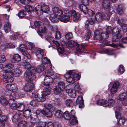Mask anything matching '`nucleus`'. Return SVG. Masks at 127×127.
<instances>
[{
  "instance_id": "nucleus-1",
  "label": "nucleus",
  "mask_w": 127,
  "mask_h": 127,
  "mask_svg": "<svg viewBox=\"0 0 127 127\" xmlns=\"http://www.w3.org/2000/svg\"><path fill=\"white\" fill-rule=\"evenodd\" d=\"M16 65L11 63H9L4 65V70L5 72L3 75L4 81L6 83H9L12 82L13 79L11 76L12 71H14Z\"/></svg>"
},
{
  "instance_id": "nucleus-2",
  "label": "nucleus",
  "mask_w": 127,
  "mask_h": 127,
  "mask_svg": "<svg viewBox=\"0 0 127 127\" xmlns=\"http://www.w3.org/2000/svg\"><path fill=\"white\" fill-rule=\"evenodd\" d=\"M64 77L67 82L72 83H74L75 80H78L80 78V75L76 74L74 71L71 70L67 72Z\"/></svg>"
},
{
  "instance_id": "nucleus-3",
  "label": "nucleus",
  "mask_w": 127,
  "mask_h": 127,
  "mask_svg": "<svg viewBox=\"0 0 127 127\" xmlns=\"http://www.w3.org/2000/svg\"><path fill=\"white\" fill-rule=\"evenodd\" d=\"M45 77L44 81V85L49 86L50 83L53 81V78H55L53 77L54 73L52 71L45 70L43 73Z\"/></svg>"
},
{
  "instance_id": "nucleus-4",
  "label": "nucleus",
  "mask_w": 127,
  "mask_h": 127,
  "mask_svg": "<svg viewBox=\"0 0 127 127\" xmlns=\"http://www.w3.org/2000/svg\"><path fill=\"white\" fill-rule=\"evenodd\" d=\"M35 73L32 69L27 70L24 74V77L26 82H33L36 78V76L34 75Z\"/></svg>"
},
{
  "instance_id": "nucleus-5",
  "label": "nucleus",
  "mask_w": 127,
  "mask_h": 127,
  "mask_svg": "<svg viewBox=\"0 0 127 127\" xmlns=\"http://www.w3.org/2000/svg\"><path fill=\"white\" fill-rule=\"evenodd\" d=\"M97 103L103 106H106L113 105L115 101L113 99H110L108 100L104 99H100L97 101Z\"/></svg>"
},
{
  "instance_id": "nucleus-6",
  "label": "nucleus",
  "mask_w": 127,
  "mask_h": 127,
  "mask_svg": "<svg viewBox=\"0 0 127 127\" xmlns=\"http://www.w3.org/2000/svg\"><path fill=\"white\" fill-rule=\"evenodd\" d=\"M34 24L35 26L41 32L44 33L46 32V29L45 26L44 25L43 23L40 21H36L34 22Z\"/></svg>"
},
{
  "instance_id": "nucleus-7",
  "label": "nucleus",
  "mask_w": 127,
  "mask_h": 127,
  "mask_svg": "<svg viewBox=\"0 0 127 127\" xmlns=\"http://www.w3.org/2000/svg\"><path fill=\"white\" fill-rule=\"evenodd\" d=\"M69 12L68 10H64V13L59 19L60 20L64 22H67L70 19Z\"/></svg>"
},
{
  "instance_id": "nucleus-8",
  "label": "nucleus",
  "mask_w": 127,
  "mask_h": 127,
  "mask_svg": "<svg viewBox=\"0 0 127 127\" xmlns=\"http://www.w3.org/2000/svg\"><path fill=\"white\" fill-rule=\"evenodd\" d=\"M25 46L23 44H21L19 47V50L22 53V54L24 55V58L25 59L26 58H30L31 56L29 53L26 51H25Z\"/></svg>"
},
{
  "instance_id": "nucleus-9",
  "label": "nucleus",
  "mask_w": 127,
  "mask_h": 127,
  "mask_svg": "<svg viewBox=\"0 0 127 127\" xmlns=\"http://www.w3.org/2000/svg\"><path fill=\"white\" fill-rule=\"evenodd\" d=\"M34 85L33 82H26L24 87V89L26 92H30L34 89Z\"/></svg>"
},
{
  "instance_id": "nucleus-10",
  "label": "nucleus",
  "mask_w": 127,
  "mask_h": 127,
  "mask_svg": "<svg viewBox=\"0 0 127 127\" xmlns=\"http://www.w3.org/2000/svg\"><path fill=\"white\" fill-rule=\"evenodd\" d=\"M102 6L104 8L108 9L110 12L111 11L112 9H113V8L111 6L109 0H103L102 2Z\"/></svg>"
},
{
  "instance_id": "nucleus-11",
  "label": "nucleus",
  "mask_w": 127,
  "mask_h": 127,
  "mask_svg": "<svg viewBox=\"0 0 127 127\" xmlns=\"http://www.w3.org/2000/svg\"><path fill=\"white\" fill-rule=\"evenodd\" d=\"M52 11L53 14L56 17H59V19L64 13V11L59 9L57 7L53 8Z\"/></svg>"
},
{
  "instance_id": "nucleus-12",
  "label": "nucleus",
  "mask_w": 127,
  "mask_h": 127,
  "mask_svg": "<svg viewBox=\"0 0 127 127\" xmlns=\"http://www.w3.org/2000/svg\"><path fill=\"white\" fill-rule=\"evenodd\" d=\"M52 111H48V112H46L44 110H42L41 111H39L40 113L39 115V116L40 117H43L44 115H45L47 117L51 118L52 116Z\"/></svg>"
},
{
  "instance_id": "nucleus-13",
  "label": "nucleus",
  "mask_w": 127,
  "mask_h": 127,
  "mask_svg": "<svg viewBox=\"0 0 127 127\" xmlns=\"http://www.w3.org/2000/svg\"><path fill=\"white\" fill-rule=\"evenodd\" d=\"M71 16L74 21H77L80 18V14L76 12L74 10H72L71 12Z\"/></svg>"
},
{
  "instance_id": "nucleus-14",
  "label": "nucleus",
  "mask_w": 127,
  "mask_h": 127,
  "mask_svg": "<svg viewBox=\"0 0 127 127\" xmlns=\"http://www.w3.org/2000/svg\"><path fill=\"white\" fill-rule=\"evenodd\" d=\"M111 30V27H108L106 29V32H103L101 33V39H106L108 37V32L110 33V30Z\"/></svg>"
},
{
  "instance_id": "nucleus-15",
  "label": "nucleus",
  "mask_w": 127,
  "mask_h": 127,
  "mask_svg": "<svg viewBox=\"0 0 127 127\" xmlns=\"http://www.w3.org/2000/svg\"><path fill=\"white\" fill-rule=\"evenodd\" d=\"M119 85V83L118 82H115L110 89L111 92L113 94L115 93L117 91Z\"/></svg>"
},
{
  "instance_id": "nucleus-16",
  "label": "nucleus",
  "mask_w": 127,
  "mask_h": 127,
  "mask_svg": "<svg viewBox=\"0 0 127 127\" xmlns=\"http://www.w3.org/2000/svg\"><path fill=\"white\" fill-rule=\"evenodd\" d=\"M121 30L118 27H114L112 30H110V33L112 34L113 35H121L120 34Z\"/></svg>"
},
{
  "instance_id": "nucleus-17",
  "label": "nucleus",
  "mask_w": 127,
  "mask_h": 127,
  "mask_svg": "<svg viewBox=\"0 0 127 127\" xmlns=\"http://www.w3.org/2000/svg\"><path fill=\"white\" fill-rule=\"evenodd\" d=\"M32 70L35 73L36 72L38 73L40 72L43 71L44 69V66L43 65L38 66L37 68L35 67H32Z\"/></svg>"
},
{
  "instance_id": "nucleus-18",
  "label": "nucleus",
  "mask_w": 127,
  "mask_h": 127,
  "mask_svg": "<svg viewBox=\"0 0 127 127\" xmlns=\"http://www.w3.org/2000/svg\"><path fill=\"white\" fill-rule=\"evenodd\" d=\"M14 70L12 71L11 74V76L12 77H13L12 76L14 75L16 77L19 76L22 73L20 69H17L16 66L15 68V69Z\"/></svg>"
},
{
  "instance_id": "nucleus-19",
  "label": "nucleus",
  "mask_w": 127,
  "mask_h": 127,
  "mask_svg": "<svg viewBox=\"0 0 127 127\" xmlns=\"http://www.w3.org/2000/svg\"><path fill=\"white\" fill-rule=\"evenodd\" d=\"M11 61L14 62L15 61H19L21 60V58L20 56L18 54H15L11 56Z\"/></svg>"
},
{
  "instance_id": "nucleus-20",
  "label": "nucleus",
  "mask_w": 127,
  "mask_h": 127,
  "mask_svg": "<svg viewBox=\"0 0 127 127\" xmlns=\"http://www.w3.org/2000/svg\"><path fill=\"white\" fill-rule=\"evenodd\" d=\"M85 4H81L79 6L80 11L85 14H86L88 9V7Z\"/></svg>"
},
{
  "instance_id": "nucleus-21",
  "label": "nucleus",
  "mask_w": 127,
  "mask_h": 127,
  "mask_svg": "<svg viewBox=\"0 0 127 127\" xmlns=\"http://www.w3.org/2000/svg\"><path fill=\"white\" fill-rule=\"evenodd\" d=\"M35 12L38 15H40L43 14V11L41 6L38 5L35 8Z\"/></svg>"
},
{
  "instance_id": "nucleus-22",
  "label": "nucleus",
  "mask_w": 127,
  "mask_h": 127,
  "mask_svg": "<svg viewBox=\"0 0 127 127\" xmlns=\"http://www.w3.org/2000/svg\"><path fill=\"white\" fill-rule=\"evenodd\" d=\"M45 108L50 111H54L55 108L53 106L50 104L46 103L44 105Z\"/></svg>"
},
{
  "instance_id": "nucleus-23",
  "label": "nucleus",
  "mask_w": 127,
  "mask_h": 127,
  "mask_svg": "<svg viewBox=\"0 0 127 127\" xmlns=\"http://www.w3.org/2000/svg\"><path fill=\"white\" fill-rule=\"evenodd\" d=\"M95 19L97 21H101L103 19V14L100 13H97L95 16Z\"/></svg>"
},
{
  "instance_id": "nucleus-24",
  "label": "nucleus",
  "mask_w": 127,
  "mask_h": 127,
  "mask_svg": "<svg viewBox=\"0 0 127 127\" xmlns=\"http://www.w3.org/2000/svg\"><path fill=\"white\" fill-rule=\"evenodd\" d=\"M11 26L10 24L8 22L5 23L4 26L5 31L6 33L9 32L11 30Z\"/></svg>"
},
{
  "instance_id": "nucleus-25",
  "label": "nucleus",
  "mask_w": 127,
  "mask_h": 127,
  "mask_svg": "<svg viewBox=\"0 0 127 127\" xmlns=\"http://www.w3.org/2000/svg\"><path fill=\"white\" fill-rule=\"evenodd\" d=\"M36 55L39 59L41 58L44 55V51L41 50H37L36 52Z\"/></svg>"
},
{
  "instance_id": "nucleus-26",
  "label": "nucleus",
  "mask_w": 127,
  "mask_h": 127,
  "mask_svg": "<svg viewBox=\"0 0 127 127\" xmlns=\"http://www.w3.org/2000/svg\"><path fill=\"white\" fill-rule=\"evenodd\" d=\"M58 87L62 91H64L65 88V84L63 82L60 81L58 83Z\"/></svg>"
},
{
  "instance_id": "nucleus-27",
  "label": "nucleus",
  "mask_w": 127,
  "mask_h": 127,
  "mask_svg": "<svg viewBox=\"0 0 127 127\" xmlns=\"http://www.w3.org/2000/svg\"><path fill=\"white\" fill-rule=\"evenodd\" d=\"M51 90V88L50 87L45 88L43 90L42 94L45 97L46 96L50 94Z\"/></svg>"
},
{
  "instance_id": "nucleus-28",
  "label": "nucleus",
  "mask_w": 127,
  "mask_h": 127,
  "mask_svg": "<svg viewBox=\"0 0 127 127\" xmlns=\"http://www.w3.org/2000/svg\"><path fill=\"white\" fill-rule=\"evenodd\" d=\"M95 34L94 35V39L95 40H96L99 39L101 40V33L99 31L97 30H95Z\"/></svg>"
},
{
  "instance_id": "nucleus-29",
  "label": "nucleus",
  "mask_w": 127,
  "mask_h": 127,
  "mask_svg": "<svg viewBox=\"0 0 127 127\" xmlns=\"http://www.w3.org/2000/svg\"><path fill=\"white\" fill-rule=\"evenodd\" d=\"M31 110L29 109L25 110L23 112L24 116L26 119L30 117Z\"/></svg>"
},
{
  "instance_id": "nucleus-30",
  "label": "nucleus",
  "mask_w": 127,
  "mask_h": 127,
  "mask_svg": "<svg viewBox=\"0 0 127 127\" xmlns=\"http://www.w3.org/2000/svg\"><path fill=\"white\" fill-rule=\"evenodd\" d=\"M113 9H112L110 12L109 10L105 14H103V18L105 20L107 21L109 20L110 19V15L111 14V12L113 11Z\"/></svg>"
},
{
  "instance_id": "nucleus-31",
  "label": "nucleus",
  "mask_w": 127,
  "mask_h": 127,
  "mask_svg": "<svg viewBox=\"0 0 127 127\" xmlns=\"http://www.w3.org/2000/svg\"><path fill=\"white\" fill-rule=\"evenodd\" d=\"M127 98V94L126 93H124L119 95L118 99L120 100H125Z\"/></svg>"
},
{
  "instance_id": "nucleus-32",
  "label": "nucleus",
  "mask_w": 127,
  "mask_h": 127,
  "mask_svg": "<svg viewBox=\"0 0 127 127\" xmlns=\"http://www.w3.org/2000/svg\"><path fill=\"white\" fill-rule=\"evenodd\" d=\"M95 21V19L94 18H92L90 19L89 20H87L85 22V26L87 28L89 26V24L91 25L94 24Z\"/></svg>"
},
{
  "instance_id": "nucleus-33",
  "label": "nucleus",
  "mask_w": 127,
  "mask_h": 127,
  "mask_svg": "<svg viewBox=\"0 0 127 127\" xmlns=\"http://www.w3.org/2000/svg\"><path fill=\"white\" fill-rule=\"evenodd\" d=\"M14 93L12 92H11V94H8V95H9L10 98V99H9V103L10 106L12 105L13 104L16 103L15 101L14 100V99H12V98H13V96L12 95Z\"/></svg>"
},
{
  "instance_id": "nucleus-34",
  "label": "nucleus",
  "mask_w": 127,
  "mask_h": 127,
  "mask_svg": "<svg viewBox=\"0 0 127 127\" xmlns=\"http://www.w3.org/2000/svg\"><path fill=\"white\" fill-rule=\"evenodd\" d=\"M112 38V41L113 42L118 41L122 37L121 35H113Z\"/></svg>"
},
{
  "instance_id": "nucleus-35",
  "label": "nucleus",
  "mask_w": 127,
  "mask_h": 127,
  "mask_svg": "<svg viewBox=\"0 0 127 127\" xmlns=\"http://www.w3.org/2000/svg\"><path fill=\"white\" fill-rule=\"evenodd\" d=\"M69 95L72 97L74 98L76 96V91L70 89L68 90Z\"/></svg>"
},
{
  "instance_id": "nucleus-36",
  "label": "nucleus",
  "mask_w": 127,
  "mask_h": 127,
  "mask_svg": "<svg viewBox=\"0 0 127 127\" xmlns=\"http://www.w3.org/2000/svg\"><path fill=\"white\" fill-rule=\"evenodd\" d=\"M0 102L1 104L4 106H5L8 103L6 99L3 97H0Z\"/></svg>"
},
{
  "instance_id": "nucleus-37",
  "label": "nucleus",
  "mask_w": 127,
  "mask_h": 127,
  "mask_svg": "<svg viewBox=\"0 0 127 127\" xmlns=\"http://www.w3.org/2000/svg\"><path fill=\"white\" fill-rule=\"evenodd\" d=\"M23 64L25 66V68L27 69V70H29L32 69V66H31L30 63L26 61L23 62Z\"/></svg>"
},
{
  "instance_id": "nucleus-38",
  "label": "nucleus",
  "mask_w": 127,
  "mask_h": 127,
  "mask_svg": "<svg viewBox=\"0 0 127 127\" xmlns=\"http://www.w3.org/2000/svg\"><path fill=\"white\" fill-rule=\"evenodd\" d=\"M63 112L60 110H57L55 111V115L58 118H62Z\"/></svg>"
},
{
  "instance_id": "nucleus-39",
  "label": "nucleus",
  "mask_w": 127,
  "mask_h": 127,
  "mask_svg": "<svg viewBox=\"0 0 127 127\" xmlns=\"http://www.w3.org/2000/svg\"><path fill=\"white\" fill-rule=\"evenodd\" d=\"M39 111H38L36 112V113H33V114L31 115L30 118L31 119H36L37 118L38 119L39 117H40L39 116V114L40 112H38Z\"/></svg>"
},
{
  "instance_id": "nucleus-40",
  "label": "nucleus",
  "mask_w": 127,
  "mask_h": 127,
  "mask_svg": "<svg viewBox=\"0 0 127 127\" xmlns=\"http://www.w3.org/2000/svg\"><path fill=\"white\" fill-rule=\"evenodd\" d=\"M84 49V46L82 44H80L77 45L76 50L78 53H80Z\"/></svg>"
},
{
  "instance_id": "nucleus-41",
  "label": "nucleus",
  "mask_w": 127,
  "mask_h": 127,
  "mask_svg": "<svg viewBox=\"0 0 127 127\" xmlns=\"http://www.w3.org/2000/svg\"><path fill=\"white\" fill-rule=\"evenodd\" d=\"M59 17H56L54 15V16L53 17L52 15H50L49 17V19L52 22H57L59 20Z\"/></svg>"
},
{
  "instance_id": "nucleus-42",
  "label": "nucleus",
  "mask_w": 127,
  "mask_h": 127,
  "mask_svg": "<svg viewBox=\"0 0 127 127\" xmlns=\"http://www.w3.org/2000/svg\"><path fill=\"white\" fill-rule=\"evenodd\" d=\"M76 45V42L73 40L69 41L68 43V46L71 48H72Z\"/></svg>"
},
{
  "instance_id": "nucleus-43",
  "label": "nucleus",
  "mask_w": 127,
  "mask_h": 127,
  "mask_svg": "<svg viewBox=\"0 0 127 127\" xmlns=\"http://www.w3.org/2000/svg\"><path fill=\"white\" fill-rule=\"evenodd\" d=\"M25 108V106L23 104H17V109L18 111H22Z\"/></svg>"
},
{
  "instance_id": "nucleus-44",
  "label": "nucleus",
  "mask_w": 127,
  "mask_h": 127,
  "mask_svg": "<svg viewBox=\"0 0 127 127\" xmlns=\"http://www.w3.org/2000/svg\"><path fill=\"white\" fill-rule=\"evenodd\" d=\"M26 125V122L24 120H22L18 124L17 127H25Z\"/></svg>"
},
{
  "instance_id": "nucleus-45",
  "label": "nucleus",
  "mask_w": 127,
  "mask_h": 127,
  "mask_svg": "<svg viewBox=\"0 0 127 127\" xmlns=\"http://www.w3.org/2000/svg\"><path fill=\"white\" fill-rule=\"evenodd\" d=\"M5 57L4 55L0 56V68H1L2 66V63L5 62Z\"/></svg>"
},
{
  "instance_id": "nucleus-46",
  "label": "nucleus",
  "mask_w": 127,
  "mask_h": 127,
  "mask_svg": "<svg viewBox=\"0 0 127 127\" xmlns=\"http://www.w3.org/2000/svg\"><path fill=\"white\" fill-rule=\"evenodd\" d=\"M36 123L37 125L39 127H45L47 124L45 122H42L41 121H40Z\"/></svg>"
},
{
  "instance_id": "nucleus-47",
  "label": "nucleus",
  "mask_w": 127,
  "mask_h": 127,
  "mask_svg": "<svg viewBox=\"0 0 127 127\" xmlns=\"http://www.w3.org/2000/svg\"><path fill=\"white\" fill-rule=\"evenodd\" d=\"M115 116L117 119H125L124 117H121V113L118 112H115Z\"/></svg>"
},
{
  "instance_id": "nucleus-48",
  "label": "nucleus",
  "mask_w": 127,
  "mask_h": 127,
  "mask_svg": "<svg viewBox=\"0 0 127 127\" xmlns=\"http://www.w3.org/2000/svg\"><path fill=\"white\" fill-rule=\"evenodd\" d=\"M5 49H9L10 48H14L15 46L11 44L6 43L4 46Z\"/></svg>"
},
{
  "instance_id": "nucleus-49",
  "label": "nucleus",
  "mask_w": 127,
  "mask_h": 127,
  "mask_svg": "<svg viewBox=\"0 0 127 127\" xmlns=\"http://www.w3.org/2000/svg\"><path fill=\"white\" fill-rule=\"evenodd\" d=\"M70 115L67 111H66L62 114V117L65 119H69Z\"/></svg>"
},
{
  "instance_id": "nucleus-50",
  "label": "nucleus",
  "mask_w": 127,
  "mask_h": 127,
  "mask_svg": "<svg viewBox=\"0 0 127 127\" xmlns=\"http://www.w3.org/2000/svg\"><path fill=\"white\" fill-rule=\"evenodd\" d=\"M73 101L71 99H67L65 101V104L67 106H70L73 103Z\"/></svg>"
},
{
  "instance_id": "nucleus-51",
  "label": "nucleus",
  "mask_w": 127,
  "mask_h": 127,
  "mask_svg": "<svg viewBox=\"0 0 127 127\" xmlns=\"http://www.w3.org/2000/svg\"><path fill=\"white\" fill-rule=\"evenodd\" d=\"M43 12L48 13L49 11V7L47 5H44L42 6Z\"/></svg>"
},
{
  "instance_id": "nucleus-52",
  "label": "nucleus",
  "mask_w": 127,
  "mask_h": 127,
  "mask_svg": "<svg viewBox=\"0 0 127 127\" xmlns=\"http://www.w3.org/2000/svg\"><path fill=\"white\" fill-rule=\"evenodd\" d=\"M50 44H52L53 46H55L57 47V48L59 47L60 45V44L58 41L55 40L52 41L51 42Z\"/></svg>"
},
{
  "instance_id": "nucleus-53",
  "label": "nucleus",
  "mask_w": 127,
  "mask_h": 127,
  "mask_svg": "<svg viewBox=\"0 0 127 127\" xmlns=\"http://www.w3.org/2000/svg\"><path fill=\"white\" fill-rule=\"evenodd\" d=\"M117 13L120 15H121L123 13V11L121 5H118V8Z\"/></svg>"
},
{
  "instance_id": "nucleus-54",
  "label": "nucleus",
  "mask_w": 127,
  "mask_h": 127,
  "mask_svg": "<svg viewBox=\"0 0 127 127\" xmlns=\"http://www.w3.org/2000/svg\"><path fill=\"white\" fill-rule=\"evenodd\" d=\"M70 118L71 119H76V117L74 115L75 114V113L72 110H71L70 113Z\"/></svg>"
},
{
  "instance_id": "nucleus-55",
  "label": "nucleus",
  "mask_w": 127,
  "mask_h": 127,
  "mask_svg": "<svg viewBox=\"0 0 127 127\" xmlns=\"http://www.w3.org/2000/svg\"><path fill=\"white\" fill-rule=\"evenodd\" d=\"M40 95L38 94H37L36 95H35L34 97V99L37 101H40L41 100H43V99L42 98L41 99V98H40Z\"/></svg>"
},
{
  "instance_id": "nucleus-56",
  "label": "nucleus",
  "mask_w": 127,
  "mask_h": 127,
  "mask_svg": "<svg viewBox=\"0 0 127 127\" xmlns=\"http://www.w3.org/2000/svg\"><path fill=\"white\" fill-rule=\"evenodd\" d=\"M26 11L22 10L21 11L18 13V16L20 17H24L26 15Z\"/></svg>"
},
{
  "instance_id": "nucleus-57",
  "label": "nucleus",
  "mask_w": 127,
  "mask_h": 127,
  "mask_svg": "<svg viewBox=\"0 0 127 127\" xmlns=\"http://www.w3.org/2000/svg\"><path fill=\"white\" fill-rule=\"evenodd\" d=\"M38 103L37 101L34 100L31 101L30 103V104L33 106L36 107L38 106Z\"/></svg>"
},
{
  "instance_id": "nucleus-58",
  "label": "nucleus",
  "mask_w": 127,
  "mask_h": 127,
  "mask_svg": "<svg viewBox=\"0 0 127 127\" xmlns=\"http://www.w3.org/2000/svg\"><path fill=\"white\" fill-rule=\"evenodd\" d=\"M11 88V92L12 91L13 92H15L17 91L18 90L16 85L14 84H12Z\"/></svg>"
},
{
  "instance_id": "nucleus-59",
  "label": "nucleus",
  "mask_w": 127,
  "mask_h": 127,
  "mask_svg": "<svg viewBox=\"0 0 127 127\" xmlns=\"http://www.w3.org/2000/svg\"><path fill=\"white\" fill-rule=\"evenodd\" d=\"M69 123L71 125H72L77 124L78 121L77 120H69Z\"/></svg>"
},
{
  "instance_id": "nucleus-60",
  "label": "nucleus",
  "mask_w": 127,
  "mask_h": 127,
  "mask_svg": "<svg viewBox=\"0 0 127 127\" xmlns=\"http://www.w3.org/2000/svg\"><path fill=\"white\" fill-rule=\"evenodd\" d=\"M22 115H20L18 114H16L14 115L13 117V118L15 119H19L22 118V117L23 116Z\"/></svg>"
},
{
  "instance_id": "nucleus-61",
  "label": "nucleus",
  "mask_w": 127,
  "mask_h": 127,
  "mask_svg": "<svg viewBox=\"0 0 127 127\" xmlns=\"http://www.w3.org/2000/svg\"><path fill=\"white\" fill-rule=\"evenodd\" d=\"M72 37V34L71 33H68L66 34L65 35V38L68 39L71 38Z\"/></svg>"
},
{
  "instance_id": "nucleus-62",
  "label": "nucleus",
  "mask_w": 127,
  "mask_h": 127,
  "mask_svg": "<svg viewBox=\"0 0 127 127\" xmlns=\"http://www.w3.org/2000/svg\"><path fill=\"white\" fill-rule=\"evenodd\" d=\"M88 31V32L86 34L84 37L85 39L86 40L89 39L91 35V31Z\"/></svg>"
},
{
  "instance_id": "nucleus-63",
  "label": "nucleus",
  "mask_w": 127,
  "mask_h": 127,
  "mask_svg": "<svg viewBox=\"0 0 127 127\" xmlns=\"http://www.w3.org/2000/svg\"><path fill=\"white\" fill-rule=\"evenodd\" d=\"M34 44L31 42H30L28 43V46L27 48L29 50H31L34 48Z\"/></svg>"
},
{
  "instance_id": "nucleus-64",
  "label": "nucleus",
  "mask_w": 127,
  "mask_h": 127,
  "mask_svg": "<svg viewBox=\"0 0 127 127\" xmlns=\"http://www.w3.org/2000/svg\"><path fill=\"white\" fill-rule=\"evenodd\" d=\"M34 123L31 122H26V127H32L34 126Z\"/></svg>"
}]
</instances>
